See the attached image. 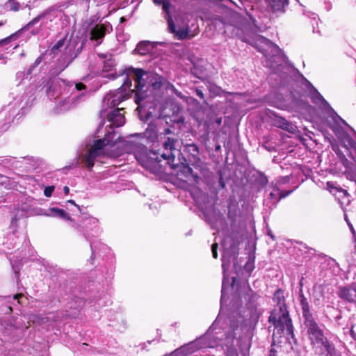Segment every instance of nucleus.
Masks as SVG:
<instances>
[{"label":"nucleus","instance_id":"obj_1","mask_svg":"<svg viewBox=\"0 0 356 356\" xmlns=\"http://www.w3.org/2000/svg\"><path fill=\"white\" fill-rule=\"evenodd\" d=\"M115 136L116 134L114 131H108L104 138L94 141L88 152L83 156V162L89 170L93 167L95 161L102 155L111 158L120 156L122 153V151L119 149L120 147H124L126 153L133 154L137 161L149 170L154 168L156 164L162 159L169 160L179 154V151L175 147L177 140L170 138H168L163 142L161 149L147 152L145 145L140 141L145 140L147 143H154L158 140L156 128L152 124L149 125L145 132L142 134L130 135V139L127 140Z\"/></svg>","mask_w":356,"mask_h":356},{"label":"nucleus","instance_id":"obj_2","mask_svg":"<svg viewBox=\"0 0 356 356\" xmlns=\"http://www.w3.org/2000/svg\"><path fill=\"white\" fill-rule=\"evenodd\" d=\"M214 325H213L204 336L183 346L175 351L176 354H183L186 356L198 350L220 346L222 349L225 351L227 356H238L233 344L234 336L232 334H227L225 339H222L214 335Z\"/></svg>","mask_w":356,"mask_h":356},{"label":"nucleus","instance_id":"obj_3","mask_svg":"<svg viewBox=\"0 0 356 356\" xmlns=\"http://www.w3.org/2000/svg\"><path fill=\"white\" fill-rule=\"evenodd\" d=\"M273 300L276 305L269 316V322L275 327L273 339L280 337L289 341L291 338H293V328L286 309L283 291L277 290L274 293Z\"/></svg>","mask_w":356,"mask_h":356},{"label":"nucleus","instance_id":"obj_4","mask_svg":"<svg viewBox=\"0 0 356 356\" xmlns=\"http://www.w3.org/2000/svg\"><path fill=\"white\" fill-rule=\"evenodd\" d=\"M256 47L262 52L266 58V66L276 74H288L293 70L289 65L286 58L278 46L269 40L257 37Z\"/></svg>","mask_w":356,"mask_h":356},{"label":"nucleus","instance_id":"obj_5","mask_svg":"<svg viewBox=\"0 0 356 356\" xmlns=\"http://www.w3.org/2000/svg\"><path fill=\"white\" fill-rule=\"evenodd\" d=\"M306 334L314 353L317 355L336 356V349L329 341L323 330L314 319L304 322Z\"/></svg>","mask_w":356,"mask_h":356},{"label":"nucleus","instance_id":"obj_6","mask_svg":"<svg viewBox=\"0 0 356 356\" xmlns=\"http://www.w3.org/2000/svg\"><path fill=\"white\" fill-rule=\"evenodd\" d=\"M127 76L134 81V90H136V102L138 104L145 98L143 92L146 83L151 85L154 89H159L165 81V79L159 74L134 67L127 70Z\"/></svg>","mask_w":356,"mask_h":356},{"label":"nucleus","instance_id":"obj_7","mask_svg":"<svg viewBox=\"0 0 356 356\" xmlns=\"http://www.w3.org/2000/svg\"><path fill=\"white\" fill-rule=\"evenodd\" d=\"M122 76H124L123 77V84L117 90L110 92L105 95L103 99L104 106L115 107L124 99H127L130 94L136 93V90H134V86L133 87L132 85V79L127 76V70Z\"/></svg>","mask_w":356,"mask_h":356},{"label":"nucleus","instance_id":"obj_8","mask_svg":"<svg viewBox=\"0 0 356 356\" xmlns=\"http://www.w3.org/2000/svg\"><path fill=\"white\" fill-rule=\"evenodd\" d=\"M49 10L40 14L19 30L17 34L21 35L26 32H29L31 35L38 34L42 30V26L47 24V20L51 21V18L49 17Z\"/></svg>","mask_w":356,"mask_h":356},{"label":"nucleus","instance_id":"obj_9","mask_svg":"<svg viewBox=\"0 0 356 356\" xmlns=\"http://www.w3.org/2000/svg\"><path fill=\"white\" fill-rule=\"evenodd\" d=\"M222 248H223V253H222V267L223 270V280H222V296H221V303L224 300L225 298L226 294V290L227 287H229V281L228 278L226 276V270L229 266V264L232 261V257L235 256L236 253V246L235 245H231L229 249H227L225 248V242L224 241L222 244Z\"/></svg>","mask_w":356,"mask_h":356},{"label":"nucleus","instance_id":"obj_10","mask_svg":"<svg viewBox=\"0 0 356 356\" xmlns=\"http://www.w3.org/2000/svg\"><path fill=\"white\" fill-rule=\"evenodd\" d=\"M111 31L112 26L108 22L97 24L90 30V39L95 41L96 45H99L102 42L106 33H110Z\"/></svg>","mask_w":356,"mask_h":356},{"label":"nucleus","instance_id":"obj_11","mask_svg":"<svg viewBox=\"0 0 356 356\" xmlns=\"http://www.w3.org/2000/svg\"><path fill=\"white\" fill-rule=\"evenodd\" d=\"M122 110V108L114 109L107 115V122L109 124L106 127H109L112 129L114 127H122L125 123L124 114L121 113Z\"/></svg>","mask_w":356,"mask_h":356},{"label":"nucleus","instance_id":"obj_12","mask_svg":"<svg viewBox=\"0 0 356 356\" xmlns=\"http://www.w3.org/2000/svg\"><path fill=\"white\" fill-rule=\"evenodd\" d=\"M166 20L168 22L170 32L173 33L177 39L184 40L189 37L188 29L187 27L177 29L171 16H168Z\"/></svg>","mask_w":356,"mask_h":356},{"label":"nucleus","instance_id":"obj_13","mask_svg":"<svg viewBox=\"0 0 356 356\" xmlns=\"http://www.w3.org/2000/svg\"><path fill=\"white\" fill-rule=\"evenodd\" d=\"M339 297L350 302H356V288L344 287L341 288L339 291Z\"/></svg>","mask_w":356,"mask_h":356},{"label":"nucleus","instance_id":"obj_14","mask_svg":"<svg viewBox=\"0 0 356 356\" xmlns=\"http://www.w3.org/2000/svg\"><path fill=\"white\" fill-rule=\"evenodd\" d=\"M74 97L72 98V104L75 105L82 100L86 93V86L82 83H75V88L73 90Z\"/></svg>","mask_w":356,"mask_h":356},{"label":"nucleus","instance_id":"obj_15","mask_svg":"<svg viewBox=\"0 0 356 356\" xmlns=\"http://www.w3.org/2000/svg\"><path fill=\"white\" fill-rule=\"evenodd\" d=\"M175 158H172L168 161V164H171L172 168H179L178 175L181 176L184 175V177L188 179L191 176L192 170L191 168L187 165H182L181 166H178V165L174 163Z\"/></svg>","mask_w":356,"mask_h":356},{"label":"nucleus","instance_id":"obj_16","mask_svg":"<svg viewBox=\"0 0 356 356\" xmlns=\"http://www.w3.org/2000/svg\"><path fill=\"white\" fill-rule=\"evenodd\" d=\"M271 10L274 13L284 12V8L288 5V0H266Z\"/></svg>","mask_w":356,"mask_h":356},{"label":"nucleus","instance_id":"obj_17","mask_svg":"<svg viewBox=\"0 0 356 356\" xmlns=\"http://www.w3.org/2000/svg\"><path fill=\"white\" fill-rule=\"evenodd\" d=\"M49 213H44L45 216L49 217H58L67 220L72 221V219L63 209L51 207L49 209Z\"/></svg>","mask_w":356,"mask_h":356},{"label":"nucleus","instance_id":"obj_18","mask_svg":"<svg viewBox=\"0 0 356 356\" xmlns=\"http://www.w3.org/2000/svg\"><path fill=\"white\" fill-rule=\"evenodd\" d=\"M289 108L297 112L303 113L304 111H309L311 107L302 99H296L292 102L291 104L289 106Z\"/></svg>","mask_w":356,"mask_h":356},{"label":"nucleus","instance_id":"obj_19","mask_svg":"<svg viewBox=\"0 0 356 356\" xmlns=\"http://www.w3.org/2000/svg\"><path fill=\"white\" fill-rule=\"evenodd\" d=\"M153 49L152 44L149 41L140 42L138 44L136 51L141 55H145Z\"/></svg>","mask_w":356,"mask_h":356},{"label":"nucleus","instance_id":"obj_20","mask_svg":"<svg viewBox=\"0 0 356 356\" xmlns=\"http://www.w3.org/2000/svg\"><path fill=\"white\" fill-rule=\"evenodd\" d=\"M154 3L156 5H161L162 10L165 13V19L170 16V8L171 6L170 2L169 0H152Z\"/></svg>","mask_w":356,"mask_h":356},{"label":"nucleus","instance_id":"obj_21","mask_svg":"<svg viewBox=\"0 0 356 356\" xmlns=\"http://www.w3.org/2000/svg\"><path fill=\"white\" fill-rule=\"evenodd\" d=\"M301 305H302V314H303V317L305 318L304 322H306L308 318L314 319L313 318L312 314L309 312V305L306 302L305 299L304 298H302V299H301Z\"/></svg>","mask_w":356,"mask_h":356},{"label":"nucleus","instance_id":"obj_22","mask_svg":"<svg viewBox=\"0 0 356 356\" xmlns=\"http://www.w3.org/2000/svg\"><path fill=\"white\" fill-rule=\"evenodd\" d=\"M332 118L336 124L335 127H332L334 131H338V127H341L342 124H346V122L335 113L332 114Z\"/></svg>","mask_w":356,"mask_h":356},{"label":"nucleus","instance_id":"obj_23","mask_svg":"<svg viewBox=\"0 0 356 356\" xmlns=\"http://www.w3.org/2000/svg\"><path fill=\"white\" fill-rule=\"evenodd\" d=\"M289 193H290V192L284 193L283 192L280 191L278 189H275L273 191H272L270 193V196L271 199H273V200L276 199L277 201H279L282 198H284L286 196H287Z\"/></svg>","mask_w":356,"mask_h":356},{"label":"nucleus","instance_id":"obj_24","mask_svg":"<svg viewBox=\"0 0 356 356\" xmlns=\"http://www.w3.org/2000/svg\"><path fill=\"white\" fill-rule=\"evenodd\" d=\"M32 68H30L27 72H19L16 74V78L19 80V83H21L24 79H27L31 74Z\"/></svg>","mask_w":356,"mask_h":356},{"label":"nucleus","instance_id":"obj_25","mask_svg":"<svg viewBox=\"0 0 356 356\" xmlns=\"http://www.w3.org/2000/svg\"><path fill=\"white\" fill-rule=\"evenodd\" d=\"M7 8L13 11L19 10L20 4L15 0H9L6 3Z\"/></svg>","mask_w":356,"mask_h":356},{"label":"nucleus","instance_id":"obj_26","mask_svg":"<svg viewBox=\"0 0 356 356\" xmlns=\"http://www.w3.org/2000/svg\"><path fill=\"white\" fill-rule=\"evenodd\" d=\"M280 127L284 130H287L289 131H293V127L291 124H290L288 121L286 120L281 118L280 120Z\"/></svg>","mask_w":356,"mask_h":356},{"label":"nucleus","instance_id":"obj_27","mask_svg":"<svg viewBox=\"0 0 356 356\" xmlns=\"http://www.w3.org/2000/svg\"><path fill=\"white\" fill-rule=\"evenodd\" d=\"M313 101L316 104H325L328 106L327 103L318 92H316L313 95Z\"/></svg>","mask_w":356,"mask_h":356},{"label":"nucleus","instance_id":"obj_28","mask_svg":"<svg viewBox=\"0 0 356 356\" xmlns=\"http://www.w3.org/2000/svg\"><path fill=\"white\" fill-rule=\"evenodd\" d=\"M98 226V220L95 218H90L86 224V227H90L91 229H95Z\"/></svg>","mask_w":356,"mask_h":356},{"label":"nucleus","instance_id":"obj_29","mask_svg":"<svg viewBox=\"0 0 356 356\" xmlns=\"http://www.w3.org/2000/svg\"><path fill=\"white\" fill-rule=\"evenodd\" d=\"M327 187L330 190V192H332V189H337L339 193H341L343 196H346L348 195V193L346 191L342 189V188H337L334 186V184L332 182L328 181L327 183Z\"/></svg>","mask_w":356,"mask_h":356},{"label":"nucleus","instance_id":"obj_30","mask_svg":"<svg viewBox=\"0 0 356 356\" xmlns=\"http://www.w3.org/2000/svg\"><path fill=\"white\" fill-rule=\"evenodd\" d=\"M74 227L78 232L82 233L86 240L89 241L90 239V234L84 227H81L80 225H75Z\"/></svg>","mask_w":356,"mask_h":356},{"label":"nucleus","instance_id":"obj_31","mask_svg":"<svg viewBox=\"0 0 356 356\" xmlns=\"http://www.w3.org/2000/svg\"><path fill=\"white\" fill-rule=\"evenodd\" d=\"M64 43H65V40H58L55 44L54 46L52 47V49L51 51H53L54 54H56V51L60 49L61 47H63L64 45Z\"/></svg>","mask_w":356,"mask_h":356},{"label":"nucleus","instance_id":"obj_32","mask_svg":"<svg viewBox=\"0 0 356 356\" xmlns=\"http://www.w3.org/2000/svg\"><path fill=\"white\" fill-rule=\"evenodd\" d=\"M54 191V186H47L44 190V195L46 197H49L51 196Z\"/></svg>","mask_w":356,"mask_h":356},{"label":"nucleus","instance_id":"obj_33","mask_svg":"<svg viewBox=\"0 0 356 356\" xmlns=\"http://www.w3.org/2000/svg\"><path fill=\"white\" fill-rule=\"evenodd\" d=\"M114 66V61L109 59L106 62H105L104 65V69L106 71H110L111 70V68Z\"/></svg>","mask_w":356,"mask_h":356},{"label":"nucleus","instance_id":"obj_34","mask_svg":"<svg viewBox=\"0 0 356 356\" xmlns=\"http://www.w3.org/2000/svg\"><path fill=\"white\" fill-rule=\"evenodd\" d=\"M13 299L17 300L19 304H24V296L22 293H18L13 297Z\"/></svg>","mask_w":356,"mask_h":356},{"label":"nucleus","instance_id":"obj_35","mask_svg":"<svg viewBox=\"0 0 356 356\" xmlns=\"http://www.w3.org/2000/svg\"><path fill=\"white\" fill-rule=\"evenodd\" d=\"M345 220L346 221L352 234H353L354 237L356 236V233H355V230L353 226V225L350 223V222L349 221V220L348 219V217L346 215H345Z\"/></svg>","mask_w":356,"mask_h":356},{"label":"nucleus","instance_id":"obj_36","mask_svg":"<svg viewBox=\"0 0 356 356\" xmlns=\"http://www.w3.org/2000/svg\"><path fill=\"white\" fill-rule=\"evenodd\" d=\"M345 220L346 221L352 234H353L354 237L356 236V233H355V230L353 226V225L350 223V222L349 221V220L348 219V217L346 215H345Z\"/></svg>","mask_w":356,"mask_h":356},{"label":"nucleus","instance_id":"obj_37","mask_svg":"<svg viewBox=\"0 0 356 356\" xmlns=\"http://www.w3.org/2000/svg\"><path fill=\"white\" fill-rule=\"evenodd\" d=\"M345 220L346 221L352 234H353L354 237L356 236V233H355V230L353 226V225L350 223V222L349 221V220L348 219V217L346 215H345Z\"/></svg>","mask_w":356,"mask_h":356},{"label":"nucleus","instance_id":"obj_38","mask_svg":"<svg viewBox=\"0 0 356 356\" xmlns=\"http://www.w3.org/2000/svg\"><path fill=\"white\" fill-rule=\"evenodd\" d=\"M217 248L218 244L216 243H213L211 246V251L213 258L216 259L218 257V253H217Z\"/></svg>","mask_w":356,"mask_h":356},{"label":"nucleus","instance_id":"obj_39","mask_svg":"<svg viewBox=\"0 0 356 356\" xmlns=\"http://www.w3.org/2000/svg\"><path fill=\"white\" fill-rule=\"evenodd\" d=\"M44 318H35L33 320V323H38V324H42L43 322H44Z\"/></svg>","mask_w":356,"mask_h":356},{"label":"nucleus","instance_id":"obj_40","mask_svg":"<svg viewBox=\"0 0 356 356\" xmlns=\"http://www.w3.org/2000/svg\"><path fill=\"white\" fill-rule=\"evenodd\" d=\"M8 128V124L6 122L3 123L2 125L0 126V132L5 131Z\"/></svg>","mask_w":356,"mask_h":356},{"label":"nucleus","instance_id":"obj_41","mask_svg":"<svg viewBox=\"0 0 356 356\" xmlns=\"http://www.w3.org/2000/svg\"><path fill=\"white\" fill-rule=\"evenodd\" d=\"M196 95L201 99H204V95L203 92L200 89H196L195 90Z\"/></svg>","mask_w":356,"mask_h":356},{"label":"nucleus","instance_id":"obj_42","mask_svg":"<svg viewBox=\"0 0 356 356\" xmlns=\"http://www.w3.org/2000/svg\"><path fill=\"white\" fill-rule=\"evenodd\" d=\"M245 268L246 270H248L249 272L251 271L252 270V263L247 262L245 264Z\"/></svg>","mask_w":356,"mask_h":356},{"label":"nucleus","instance_id":"obj_43","mask_svg":"<svg viewBox=\"0 0 356 356\" xmlns=\"http://www.w3.org/2000/svg\"><path fill=\"white\" fill-rule=\"evenodd\" d=\"M9 40L10 38H6L4 40H2L0 41V44H6V43H8L9 42Z\"/></svg>","mask_w":356,"mask_h":356},{"label":"nucleus","instance_id":"obj_44","mask_svg":"<svg viewBox=\"0 0 356 356\" xmlns=\"http://www.w3.org/2000/svg\"><path fill=\"white\" fill-rule=\"evenodd\" d=\"M63 191L65 194H68L70 192V188L67 186H64Z\"/></svg>","mask_w":356,"mask_h":356},{"label":"nucleus","instance_id":"obj_45","mask_svg":"<svg viewBox=\"0 0 356 356\" xmlns=\"http://www.w3.org/2000/svg\"><path fill=\"white\" fill-rule=\"evenodd\" d=\"M67 202L70 203V204H74L75 206H76V204H75L74 201V200H68Z\"/></svg>","mask_w":356,"mask_h":356},{"label":"nucleus","instance_id":"obj_46","mask_svg":"<svg viewBox=\"0 0 356 356\" xmlns=\"http://www.w3.org/2000/svg\"><path fill=\"white\" fill-rule=\"evenodd\" d=\"M234 282H235V279L232 278V284H231L232 288H233V284L234 283Z\"/></svg>","mask_w":356,"mask_h":356},{"label":"nucleus","instance_id":"obj_47","mask_svg":"<svg viewBox=\"0 0 356 356\" xmlns=\"http://www.w3.org/2000/svg\"><path fill=\"white\" fill-rule=\"evenodd\" d=\"M124 21V17L121 18V22Z\"/></svg>","mask_w":356,"mask_h":356},{"label":"nucleus","instance_id":"obj_48","mask_svg":"<svg viewBox=\"0 0 356 356\" xmlns=\"http://www.w3.org/2000/svg\"><path fill=\"white\" fill-rule=\"evenodd\" d=\"M3 24V22H0V26H2Z\"/></svg>","mask_w":356,"mask_h":356}]
</instances>
